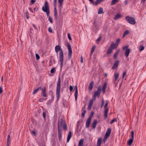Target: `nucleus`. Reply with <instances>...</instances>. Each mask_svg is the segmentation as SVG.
<instances>
[{
  "instance_id": "9",
  "label": "nucleus",
  "mask_w": 146,
  "mask_h": 146,
  "mask_svg": "<svg viewBox=\"0 0 146 146\" xmlns=\"http://www.w3.org/2000/svg\"><path fill=\"white\" fill-rule=\"evenodd\" d=\"M37 88L39 90L40 89H41L42 94V96L43 97H46V87H44L43 88H41V87H39Z\"/></svg>"
},
{
  "instance_id": "64",
  "label": "nucleus",
  "mask_w": 146,
  "mask_h": 146,
  "mask_svg": "<svg viewBox=\"0 0 146 146\" xmlns=\"http://www.w3.org/2000/svg\"><path fill=\"white\" fill-rule=\"evenodd\" d=\"M54 96H52L51 99V100H51V102H52L54 100Z\"/></svg>"
},
{
  "instance_id": "33",
  "label": "nucleus",
  "mask_w": 146,
  "mask_h": 146,
  "mask_svg": "<svg viewBox=\"0 0 146 146\" xmlns=\"http://www.w3.org/2000/svg\"><path fill=\"white\" fill-rule=\"evenodd\" d=\"M86 113V110H84V111L82 112L81 114V116L82 117H84L85 116Z\"/></svg>"
},
{
  "instance_id": "42",
  "label": "nucleus",
  "mask_w": 146,
  "mask_h": 146,
  "mask_svg": "<svg viewBox=\"0 0 146 146\" xmlns=\"http://www.w3.org/2000/svg\"><path fill=\"white\" fill-rule=\"evenodd\" d=\"M46 112L45 111H43V117L44 118V120H45L46 119Z\"/></svg>"
},
{
  "instance_id": "20",
  "label": "nucleus",
  "mask_w": 146,
  "mask_h": 146,
  "mask_svg": "<svg viewBox=\"0 0 146 146\" xmlns=\"http://www.w3.org/2000/svg\"><path fill=\"white\" fill-rule=\"evenodd\" d=\"M119 52H120L119 50L118 49L114 53V54L113 55V57L115 59H116L117 56L118 55Z\"/></svg>"
},
{
  "instance_id": "55",
  "label": "nucleus",
  "mask_w": 146,
  "mask_h": 146,
  "mask_svg": "<svg viewBox=\"0 0 146 146\" xmlns=\"http://www.w3.org/2000/svg\"><path fill=\"white\" fill-rule=\"evenodd\" d=\"M48 31L50 33H52V29L50 27H49L48 29Z\"/></svg>"
},
{
  "instance_id": "59",
  "label": "nucleus",
  "mask_w": 146,
  "mask_h": 146,
  "mask_svg": "<svg viewBox=\"0 0 146 146\" xmlns=\"http://www.w3.org/2000/svg\"><path fill=\"white\" fill-rule=\"evenodd\" d=\"M129 47V45H126L123 48V49L124 50L125 49H128V48H127Z\"/></svg>"
},
{
  "instance_id": "8",
  "label": "nucleus",
  "mask_w": 146,
  "mask_h": 146,
  "mask_svg": "<svg viewBox=\"0 0 146 146\" xmlns=\"http://www.w3.org/2000/svg\"><path fill=\"white\" fill-rule=\"evenodd\" d=\"M131 138L129 139L127 142V144L129 146L131 145L133 141L134 137V132L133 131H131Z\"/></svg>"
},
{
  "instance_id": "38",
  "label": "nucleus",
  "mask_w": 146,
  "mask_h": 146,
  "mask_svg": "<svg viewBox=\"0 0 146 146\" xmlns=\"http://www.w3.org/2000/svg\"><path fill=\"white\" fill-rule=\"evenodd\" d=\"M107 85V84L106 82H105L103 84L102 89H106V86Z\"/></svg>"
},
{
  "instance_id": "26",
  "label": "nucleus",
  "mask_w": 146,
  "mask_h": 146,
  "mask_svg": "<svg viewBox=\"0 0 146 146\" xmlns=\"http://www.w3.org/2000/svg\"><path fill=\"white\" fill-rule=\"evenodd\" d=\"M101 142L102 139L100 138H99L98 139L97 146H100Z\"/></svg>"
},
{
  "instance_id": "39",
  "label": "nucleus",
  "mask_w": 146,
  "mask_h": 146,
  "mask_svg": "<svg viewBox=\"0 0 146 146\" xmlns=\"http://www.w3.org/2000/svg\"><path fill=\"white\" fill-rule=\"evenodd\" d=\"M144 49V46L143 45H141L139 47V51H141L143 50Z\"/></svg>"
},
{
  "instance_id": "60",
  "label": "nucleus",
  "mask_w": 146,
  "mask_h": 146,
  "mask_svg": "<svg viewBox=\"0 0 146 146\" xmlns=\"http://www.w3.org/2000/svg\"><path fill=\"white\" fill-rule=\"evenodd\" d=\"M36 1L35 0H31V2L32 4H34Z\"/></svg>"
},
{
  "instance_id": "17",
  "label": "nucleus",
  "mask_w": 146,
  "mask_h": 146,
  "mask_svg": "<svg viewBox=\"0 0 146 146\" xmlns=\"http://www.w3.org/2000/svg\"><path fill=\"white\" fill-rule=\"evenodd\" d=\"M94 84V82L93 81H92L90 82L89 86V90L90 91L93 88V85Z\"/></svg>"
},
{
  "instance_id": "34",
  "label": "nucleus",
  "mask_w": 146,
  "mask_h": 146,
  "mask_svg": "<svg viewBox=\"0 0 146 146\" xmlns=\"http://www.w3.org/2000/svg\"><path fill=\"white\" fill-rule=\"evenodd\" d=\"M118 0H112L111 2V5H114L116 3L118 2Z\"/></svg>"
},
{
  "instance_id": "61",
  "label": "nucleus",
  "mask_w": 146,
  "mask_h": 146,
  "mask_svg": "<svg viewBox=\"0 0 146 146\" xmlns=\"http://www.w3.org/2000/svg\"><path fill=\"white\" fill-rule=\"evenodd\" d=\"M2 88L1 86H0V94H1L2 92Z\"/></svg>"
},
{
  "instance_id": "19",
  "label": "nucleus",
  "mask_w": 146,
  "mask_h": 146,
  "mask_svg": "<svg viewBox=\"0 0 146 146\" xmlns=\"http://www.w3.org/2000/svg\"><path fill=\"white\" fill-rule=\"evenodd\" d=\"M62 104L64 107H67L68 104L67 101L65 99H63L62 100Z\"/></svg>"
},
{
  "instance_id": "43",
  "label": "nucleus",
  "mask_w": 146,
  "mask_h": 146,
  "mask_svg": "<svg viewBox=\"0 0 146 146\" xmlns=\"http://www.w3.org/2000/svg\"><path fill=\"white\" fill-rule=\"evenodd\" d=\"M120 39L119 38H118L117 40L115 42V44L117 45L119 44V43L120 42Z\"/></svg>"
},
{
  "instance_id": "23",
  "label": "nucleus",
  "mask_w": 146,
  "mask_h": 146,
  "mask_svg": "<svg viewBox=\"0 0 146 146\" xmlns=\"http://www.w3.org/2000/svg\"><path fill=\"white\" fill-rule=\"evenodd\" d=\"M130 51V50L129 49H127L125 53V55L126 57H127Z\"/></svg>"
},
{
  "instance_id": "58",
  "label": "nucleus",
  "mask_w": 146,
  "mask_h": 146,
  "mask_svg": "<svg viewBox=\"0 0 146 146\" xmlns=\"http://www.w3.org/2000/svg\"><path fill=\"white\" fill-rule=\"evenodd\" d=\"M108 102H106L105 104V105L104 106V108H107V107L108 106Z\"/></svg>"
},
{
  "instance_id": "15",
  "label": "nucleus",
  "mask_w": 146,
  "mask_h": 146,
  "mask_svg": "<svg viewBox=\"0 0 146 146\" xmlns=\"http://www.w3.org/2000/svg\"><path fill=\"white\" fill-rule=\"evenodd\" d=\"M91 121V119L88 118L86 122V128H88Z\"/></svg>"
},
{
  "instance_id": "13",
  "label": "nucleus",
  "mask_w": 146,
  "mask_h": 146,
  "mask_svg": "<svg viewBox=\"0 0 146 146\" xmlns=\"http://www.w3.org/2000/svg\"><path fill=\"white\" fill-rule=\"evenodd\" d=\"M104 1V0H96V1L95 2H94V1H93V3L92 4L93 5L96 6L98 4L100 3L102 1Z\"/></svg>"
},
{
  "instance_id": "27",
  "label": "nucleus",
  "mask_w": 146,
  "mask_h": 146,
  "mask_svg": "<svg viewBox=\"0 0 146 146\" xmlns=\"http://www.w3.org/2000/svg\"><path fill=\"white\" fill-rule=\"evenodd\" d=\"M113 50V49H112V48L110 47L108 50L107 52V54H110L111 53Z\"/></svg>"
},
{
  "instance_id": "21",
  "label": "nucleus",
  "mask_w": 146,
  "mask_h": 146,
  "mask_svg": "<svg viewBox=\"0 0 146 146\" xmlns=\"http://www.w3.org/2000/svg\"><path fill=\"white\" fill-rule=\"evenodd\" d=\"M121 17V14L119 13H117V14L114 18V20H116L117 19Z\"/></svg>"
},
{
  "instance_id": "50",
  "label": "nucleus",
  "mask_w": 146,
  "mask_h": 146,
  "mask_svg": "<svg viewBox=\"0 0 146 146\" xmlns=\"http://www.w3.org/2000/svg\"><path fill=\"white\" fill-rule=\"evenodd\" d=\"M101 36H99L98 38L96 40L97 42L98 43V42H100V41L101 40Z\"/></svg>"
},
{
  "instance_id": "45",
  "label": "nucleus",
  "mask_w": 146,
  "mask_h": 146,
  "mask_svg": "<svg viewBox=\"0 0 146 146\" xmlns=\"http://www.w3.org/2000/svg\"><path fill=\"white\" fill-rule=\"evenodd\" d=\"M26 18L28 19L29 18V13L27 11L26 12Z\"/></svg>"
},
{
  "instance_id": "18",
  "label": "nucleus",
  "mask_w": 146,
  "mask_h": 146,
  "mask_svg": "<svg viewBox=\"0 0 146 146\" xmlns=\"http://www.w3.org/2000/svg\"><path fill=\"white\" fill-rule=\"evenodd\" d=\"M72 133L71 131H70L68 135L67 139V142H68L72 137Z\"/></svg>"
},
{
  "instance_id": "24",
  "label": "nucleus",
  "mask_w": 146,
  "mask_h": 146,
  "mask_svg": "<svg viewBox=\"0 0 146 146\" xmlns=\"http://www.w3.org/2000/svg\"><path fill=\"white\" fill-rule=\"evenodd\" d=\"M84 141V139H81L79 141L78 146H83V143Z\"/></svg>"
},
{
  "instance_id": "56",
  "label": "nucleus",
  "mask_w": 146,
  "mask_h": 146,
  "mask_svg": "<svg viewBox=\"0 0 146 146\" xmlns=\"http://www.w3.org/2000/svg\"><path fill=\"white\" fill-rule=\"evenodd\" d=\"M57 0H54V6H56Z\"/></svg>"
},
{
  "instance_id": "53",
  "label": "nucleus",
  "mask_w": 146,
  "mask_h": 146,
  "mask_svg": "<svg viewBox=\"0 0 146 146\" xmlns=\"http://www.w3.org/2000/svg\"><path fill=\"white\" fill-rule=\"evenodd\" d=\"M68 39L70 40H72V38H71V36L70 35V33L68 34Z\"/></svg>"
},
{
  "instance_id": "46",
  "label": "nucleus",
  "mask_w": 146,
  "mask_h": 146,
  "mask_svg": "<svg viewBox=\"0 0 146 146\" xmlns=\"http://www.w3.org/2000/svg\"><path fill=\"white\" fill-rule=\"evenodd\" d=\"M36 59L37 60H38L40 58V56L38 54H36Z\"/></svg>"
},
{
  "instance_id": "10",
  "label": "nucleus",
  "mask_w": 146,
  "mask_h": 146,
  "mask_svg": "<svg viewBox=\"0 0 146 146\" xmlns=\"http://www.w3.org/2000/svg\"><path fill=\"white\" fill-rule=\"evenodd\" d=\"M119 62L118 60L115 61L112 67V68L113 69H115L117 68Z\"/></svg>"
},
{
  "instance_id": "40",
  "label": "nucleus",
  "mask_w": 146,
  "mask_h": 146,
  "mask_svg": "<svg viewBox=\"0 0 146 146\" xmlns=\"http://www.w3.org/2000/svg\"><path fill=\"white\" fill-rule=\"evenodd\" d=\"M117 121V119L116 118H114V119L112 120L110 122V123L112 124L115 121Z\"/></svg>"
},
{
  "instance_id": "12",
  "label": "nucleus",
  "mask_w": 146,
  "mask_h": 146,
  "mask_svg": "<svg viewBox=\"0 0 146 146\" xmlns=\"http://www.w3.org/2000/svg\"><path fill=\"white\" fill-rule=\"evenodd\" d=\"M58 140L59 141L61 140L62 136V130H60V129H58Z\"/></svg>"
},
{
  "instance_id": "54",
  "label": "nucleus",
  "mask_w": 146,
  "mask_h": 146,
  "mask_svg": "<svg viewBox=\"0 0 146 146\" xmlns=\"http://www.w3.org/2000/svg\"><path fill=\"white\" fill-rule=\"evenodd\" d=\"M46 100V99H44V98H40L38 100V101L39 102H43V101L44 100Z\"/></svg>"
},
{
  "instance_id": "1",
  "label": "nucleus",
  "mask_w": 146,
  "mask_h": 146,
  "mask_svg": "<svg viewBox=\"0 0 146 146\" xmlns=\"http://www.w3.org/2000/svg\"><path fill=\"white\" fill-rule=\"evenodd\" d=\"M55 51L57 53L59 51V62H60L61 68H62L64 62V52L62 49L61 48V46L59 45H58L55 47Z\"/></svg>"
},
{
  "instance_id": "32",
  "label": "nucleus",
  "mask_w": 146,
  "mask_h": 146,
  "mask_svg": "<svg viewBox=\"0 0 146 146\" xmlns=\"http://www.w3.org/2000/svg\"><path fill=\"white\" fill-rule=\"evenodd\" d=\"M129 32L128 30H126L124 32L123 35V37L125 36L127 34H128L129 33Z\"/></svg>"
},
{
  "instance_id": "14",
  "label": "nucleus",
  "mask_w": 146,
  "mask_h": 146,
  "mask_svg": "<svg viewBox=\"0 0 146 146\" xmlns=\"http://www.w3.org/2000/svg\"><path fill=\"white\" fill-rule=\"evenodd\" d=\"M97 121L96 119H94V121L93 123H92V128L93 129H94L96 126Z\"/></svg>"
},
{
  "instance_id": "49",
  "label": "nucleus",
  "mask_w": 146,
  "mask_h": 146,
  "mask_svg": "<svg viewBox=\"0 0 146 146\" xmlns=\"http://www.w3.org/2000/svg\"><path fill=\"white\" fill-rule=\"evenodd\" d=\"M48 20L50 22L52 23L53 22L52 19V18H51L50 17H48Z\"/></svg>"
},
{
  "instance_id": "4",
  "label": "nucleus",
  "mask_w": 146,
  "mask_h": 146,
  "mask_svg": "<svg viewBox=\"0 0 146 146\" xmlns=\"http://www.w3.org/2000/svg\"><path fill=\"white\" fill-rule=\"evenodd\" d=\"M42 10L44 12L46 13L47 16L48 17L49 16L50 14L49 7L47 1H45L44 6L42 7Z\"/></svg>"
},
{
  "instance_id": "22",
  "label": "nucleus",
  "mask_w": 146,
  "mask_h": 146,
  "mask_svg": "<svg viewBox=\"0 0 146 146\" xmlns=\"http://www.w3.org/2000/svg\"><path fill=\"white\" fill-rule=\"evenodd\" d=\"M117 46V45L115 43L114 44V43H113L111 44V46L110 47L112 48V49H113L116 48Z\"/></svg>"
},
{
  "instance_id": "25",
  "label": "nucleus",
  "mask_w": 146,
  "mask_h": 146,
  "mask_svg": "<svg viewBox=\"0 0 146 146\" xmlns=\"http://www.w3.org/2000/svg\"><path fill=\"white\" fill-rule=\"evenodd\" d=\"M115 79L114 81H116L117 80L119 77V73H116L115 72L114 74Z\"/></svg>"
},
{
  "instance_id": "57",
  "label": "nucleus",
  "mask_w": 146,
  "mask_h": 146,
  "mask_svg": "<svg viewBox=\"0 0 146 146\" xmlns=\"http://www.w3.org/2000/svg\"><path fill=\"white\" fill-rule=\"evenodd\" d=\"M105 110L104 111V112L105 113H108V108H104Z\"/></svg>"
},
{
  "instance_id": "5",
  "label": "nucleus",
  "mask_w": 146,
  "mask_h": 146,
  "mask_svg": "<svg viewBox=\"0 0 146 146\" xmlns=\"http://www.w3.org/2000/svg\"><path fill=\"white\" fill-rule=\"evenodd\" d=\"M125 19L127 22L131 25H135L136 23L135 19L132 17L127 16L125 17Z\"/></svg>"
},
{
  "instance_id": "35",
  "label": "nucleus",
  "mask_w": 146,
  "mask_h": 146,
  "mask_svg": "<svg viewBox=\"0 0 146 146\" xmlns=\"http://www.w3.org/2000/svg\"><path fill=\"white\" fill-rule=\"evenodd\" d=\"M54 16L56 19H58L57 11L54 12Z\"/></svg>"
},
{
  "instance_id": "2",
  "label": "nucleus",
  "mask_w": 146,
  "mask_h": 146,
  "mask_svg": "<svg viewBox=\"0 0 146 146\" xmlns=\"http://www.w3.org/2000/svg\"><path fill=\"white\" fill-rule=\"evenodd\" d=\"M58 129L62 130V127L64 130L67 129V126L64 120L62 119H61L60 120H58L57 123Z\"/></svg>"
},
{
  "instance_id": "28",
  "label": "nucleus",
  "mask_w": 146,
  "mask_h": 146,
  "mask_svg": "<svg viewBox=\"0 0 146 146\" xmlns=\"http://www.w3.org/2000/svg\"><path fill=\"white\" fill-rule=\"evenodd\" d=\"M96 48V46L95 45H94L92 46V48L91 50V53H90V55L91 56L92 54L94 52L95 48Z\"/></svg>"
},
{
  "instance_id": "44",
  "label": "nucleus",
  "mask_w": 146,
  "mask_h": 146,
  "mask_svg": "<svg viewBox=\"0 0 146 146\" xmlns=\"http://www.w3.org/2000/svg\"><path fill=\"white\" fill-rule=\"evenodd\" d=\"M39 90L37 89V88L35 90H34V91L33 92V94H36L37 92Z\"/></svg>"
},
{
  "instance_id": "37",
  "label": "nucleus",
  "mask_w": 146,
  "mask_h": 146,
  "mask_svg": "<svg viewBox=\"0 0 146 146\" xmlns=\"http://www.w3.org/2000/svg\"><path fill=\"white\" fill-rule=\"evenodd\" d=\"M56 70V68H52L50 70V73L51 74H53L54 73Z\"/></svg>"
},
{
  "instance_id": "30",
  "label": "nucleus",
  "mask_w": 146,
  "mask_h": 146,
  "mask_svg": "<svg viewBox=\"0 0 146 146\" xmlns=\"http://www.w3.org/2000/svg\"><path fill=\"white\" fill-rule=\"evenodd\" d=\"M78 95V90L77 89L76 90H75L74 93V96L75 97V101H77V97Z\"/></svg>"
},
{
  "instance_id": "6",
  "label": "nucleus",
  "mask_w": 146,
  "mask_h": 146,
  "mask_svg": "<svg viewBox=\"0 0 146 146\" xmlns=\"http://www.w3.org/2000/svg\"><path fill=\"white\" fill-rule=\"evenodd\" d=\"M101 87L100 86H99L98 88L97 91H95L93 95V98L94 100L96 99V97L97 96L99 97L100 95L101 91Z\"/></svg>"
},
{
  "instance_id": "29",
  "label": "nucleus",
  "mask_w": 146,
  "mask_h": 146,
  "mask_svg": "<svg viewBox=\"0 0 146 146\" xmlns=\"http://www.w3.org/2000/svg\"><path fill=\"white\" fill-rule=\"evenodd\" d=\"M10 140V135H9L7 138V144H10L11 143Z\"/></svg>"
},
{
  "instance_id": "31",
  "label": "nucleus",
  "mask_w": 146,
  "mask_h": 146,
  "mask_svg": "<svg viewBox=\"0 0 146 146\" xmlns=\"http://www.w3.org/2000/svg\"><path fill=\"white\" fill-rule=\"evenodd\" d=\"M103 13V9L102 7H100L99 9L98 13V14H101Z\"/></svg>"
},
{
  "instance_id": "52",
  "label": "nucleus",
  "mask_w": 146,
  "mask_h": 146,
  "mask_svg": "<svg viewBox=\"0 0 146 146\" xmlns=\"http://www.w3.org/2000/svg\"><path fill=\"white\" fill-rule=\"evenodd\" d=\"M69 89H70V92H71L73 90V86L71 85H70V86Z\"/></svg>"
},
{
  "instance_id": "36",
  "label": "nucleus",
  "mask_w": 146,
  "mask_h": 146,
  "mask_svg": "<svg viewBox=\"0 0 146 146\" xmlns=\"http://www.w3.org/2000/svg\"><path fill=\"white\" fill-rule=\"evenodd\" d=\"M94 113V112L93 111H91V113H90V115L88 118H89L91 119H92V117L93 116Z\"/></svg>"
},
{
  "instance_id": "7",
  "label": "nucleus",
  "mask_w": 146,
  "mask_h": 146,
  "mask_svg": "<svg viewBox=\"0 0 146 146\" xmlns=\"http://www.w3.org/2000/svg\"><path fill=\"white\" fill-rule=\"evenodd\" d=\"M66 45L68 47V60H70L71 58L72 54V50L71 47V46L70 45L68 42L66 43Z\"/></svg>"
},
{
  "instance_id": "48",
  "label": "nucleus",
  "mask_w": 146,
  "mask_h": 146,
  "mask_svg": "<svg viewBox=\"0 0 146 146\" xmlns=\"http://www.w3.org/2000/svg\"><path fill=\"white\" fill-rule=\"evenodd\" d=\"M126 74V71H124L123 72V75H122V78H123L124 76Z\"/></svg>"
},
{
  "instance_id": "62",
  "label": "nucleus",
  "mask_w": 146,
  "mask_h": 146,
  "mask_svg": "<svg viewBox=\"0 0 146 146\" xmlns=\"http://www.w3.org/2000/svg\"><path fill=\"white\" fill-rule=\"evenodd\" d=\"M30 33L33 34V30L32 29L30 28Z\"/></svg>"
},
{
  "instance_id": "41",
  "label": "nucleus",
  "mask_w": 146,
  "mask_h": 146,
  "mask_svg": "<svg viewBox=\"0 0 146 146\" xmlns=\"http://www.w3.org/2000/svg\"><path fill=\"white\" fill-rule=\"evenodd\" d=\"M105 103V102L104 100L102 99V103L101 104V107L102 108L103 106H104V104Z\"/></svg>"
},
{
  "instance_id": "16",
  "label": "nucleus",
  "mask_w": 146,
  "mask_h": 146,
  "mask_svg": "<svg viewBox=\"0 0 146 146\" xmlns=\"http://www.w3.org/2000/svg\"><path fill=\"white\" fill-rule=\"evenodd\" d=\"M111 129L110 128H108L105 134L106 136H109L111 133Z\"/></svg>"
},
{
  "instance_id": "63",
  "label": "nucleus",
  "mask_w": 146,
  "mask_h": 146,
  "mask_svg": "<svg viewBox=\"0 0 146 146\" xmlns=\"http://www.w3.org/2000/svg\"><path fill=\"white\" fill-rule=\"evenodd\" d=\"M33 135H34L36 136V133L35 132V131H33Z\"/></svg>"
},
{
  "instance_id": "11",
  "label": "nucleus",
  "mask_w": 146,
  "mask_h": 146,
  "mask_svg": "<svg viewBox=\"0 0 146 146\" xmlns=\"http://www.w3.org/2000/svg\"><path fill=\"white\" fill-rule=\"evenodd\" d=\"M93 104V99H91L89 102V104L88 106V109L89 110H90L92 108V106Z\"/></svg>"
},
{
  "instance_id": "3",
  "label": "nucleus",
  "mask_w": 146,
  "mask_h": 146,
  "mask_svg": "<svg viewBox=\"0 0 146 146\" xmlns=\"http://www.w3.org/2000/svg\"><path fill=\"white\" fill-rule=\"evenodd\" d=\"M61 84V78L60 77H59L58 80L57 82L56 90V97L57 98V101H58L60 98V86Z\"/></svg>"
},
{
  "instance_id": "51",
  "label": "nucleus",
  "mask_w": 146,
  "mask_h": 146,
  "mask_svg": "<svg viewBox=\"0 0 146 146\" xmlns=\"http://www.w3.org/2000/svg\"><path fill=\"white\" fill-rule=\"evenodd\" d=\"M63 2H58V3H59V7H60V9L62 8V3Z\"/></svg>"
},
{
  "instance_id": "47",
  "label": "nucleus",
  "mask_w": 146,
  "mask_h": 146,
  "mask_svg": "<svg viewBox=\"0 0 146 146\" xmlns=\"http://www.w3.org/2000/svg\"><path fill=\"white\" fill-rule=\"evenodd\" d=\"M108 113L104 112V117L105 119L107 118L108 116Z\"/></svg>"
}]
</instances>
